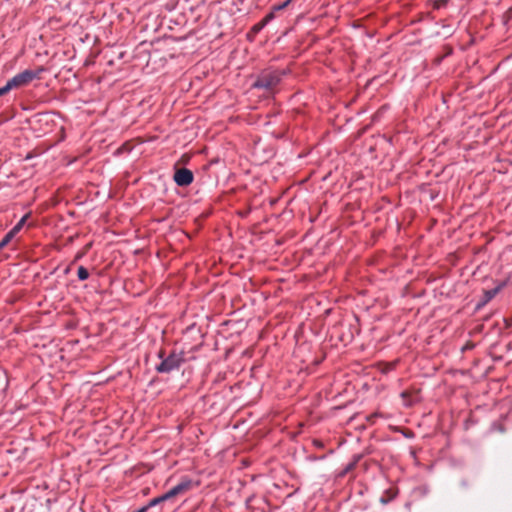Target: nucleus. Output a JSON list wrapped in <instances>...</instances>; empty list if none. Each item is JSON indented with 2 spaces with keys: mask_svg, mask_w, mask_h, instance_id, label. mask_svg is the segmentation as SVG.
<instances>
[{
  "mask_svg": "<svg viewBox=\"0 0 512 512\" xmlns=\"http://www.w3.org/2000/svg\"><path fill=\"white\" fill-rule=\"evenodd\" d=\"M173 178L178 186L185 187L193 182L194 176L191 170L180 168L175 171Z\"/></svg>",
  "mask_w": 512,
  "mask_h": 512,
  "instance_id": "obj_5",
  "label": "nucleus"
},
{
  "mask_svg": "<svg viewBox=\"0 0 512 512\" xmlns=\"http://www.w3.org/2000/svg\"><path fill=\"white\" fill-rule=\"evenodd\" d=\"M150 507L147 505L141 507L140 509H138L137 511L135 512H147V510L149 509Z\"/></svg>",
  "mask_w": 512,
  "mask_h": 512,
  "instance_id": "obj_16",
  "label": "nucleus"
},
{
  "mask_svg": "<svg viewBox=\"0 0 512 512\" xmlns=\"http://www.w3.org/2000/svg\"><path fill=\"white\" fill-rule=\"evenodd\" d=\"M274 10L271 11L270 13H268L263 19L262 21L267 25L272 19H274L275 17V14H274Z\"/></svg>",
  "mask_w": 512,
  "mask_h": 512,
  "instance_id": "obj_13",
  "label": "nucleus"
},
{
  "mask_svg": "<svg viewBox=\"0 0 512 512\" xmlns=\"http://www.w3.org/2000/svg\"><path fill=\"white\" fill-rule=\"evenodd\" d=\"M385 494L387 495V498L386 497H381L380 499V502L382 504H387L390 500L394 499L396 497V492L392 489H388L385 491Z\"/></svg>",
  "mask_w": 512,
  "mask_h": 512,
  "instance_id": "obj_8",
  "label": "nucleus"
},
{
  "mask_svg": "<svg viewBox=\"0 0 512 512\" xmlns=\"http://www.w3.org/2000/svg\"><path fill=\"white\" fill-rule=\"evenodd\" d=\"M393 368H394V363L388 364L387 369H393Z\"/></svg>",
  "mask_w": 512,
  "mask_h": 512,
  "instance_id": "obj_18",
  "label": "nucleus"
},
{
  "mask_svg": "<svg viewBox=\"0 0 512 512\" xmlns=\"http://www.w3.org/2000/svg\"><path fill=\"white\" fill-rule=\"evenodd\" d=\"M281 75L282 73L279 71H263L254 82L253 87L271 90L279 84Z\"/></svg>",
  "mask_w": 512,
  "mask_h": 512,
  "instance_id": "obj_1",
  "label": "nucleus"
},
{
  "mask_svg": "<svg viewBox=\"0 0 512 512\" xmlns=\"http://www.w3.org/2000/svg\"><path fill=\"white\" fill-rule=\"evenodd\" d=\"M266 26V24L261 20L260 22H258L257 24H255L253 27H252V32L253 33H258L260 32L264 27Z\"/></svg>",
  "mask_w": 512,
  "mask_h": 512,
  "instance_id": "obj_12",
  "label": "nucleus"
},
{
  "mask_svg": "<svg viewBox=\"0 0 512 512\" xmlns=\"http://www.w3.org/2000/svg\"><path fill=\"white\" fill-rule=\"evenodd\" d=\"M189 488H190V482L179 483L178 485L174 486L173 488H171L169 491H167L163 495L151 499L148 503V506L151 508L160 503L168 501V500L176 497L177 495L186 492Z\"/></svg>",
  "mask_w": 512,
  "mask_h": 512,
  "instance_id": "obj_3",
  "label": "nucleus"
},
{
  "mask_svg": "<svg viewBox=\"0 0 512 512\" xmlns=\"http://www.w3.org/2000/svg\"><path fill=\"white\" fill-rule=\"evenodd\" d=\"M408 396H409V392H407V391H404V392L401 393V397L404 398V399L406 397H408Z\"/></svg>",
  "mask_w": 512,
  "mask_h": 512,
  "instance_id": "obj_17",
  "label": "nucleus"
},
{
  "mask_svg": "<svg viewBox=\"0 0 512 512\" xmlns=\"http://www.w3.org/2000/svg\"><path fill=\"white\" fill-rule=\"evenodd\" d=\"M11 89H14V86L9 80L3 87L0 88V97L8 93Z\"/></svg>",
  "mask_w": 512,
  "mask_h": 512,
  "instance_id": "obj_10",
  "label": "nucleus"
},
{
  "mask_svg": "<svg viewBox=\"0 0 512 512\" xmlns=\"http://www.w3.org/2000/svg\"><path fill=\"white\" fill-rule=\"evenodd\" d=\"M183 362V353L172 352L156 367V370L159 373H169L173 370L179 369Z\"/></svg>",
  "mask_w": 512,
  "mask_h": 512,
  "instance_id": "obj_2",
  "label": "nucleus"
},
{
  "mask_svg": "<svg viewBox=\"0 0 512 512\" xmlns=\"http://www.w3.org/2000/svg\"><path fill=\"white\" fill-rule=\"evenodd\" d=\"M29 215H24L20 221L9 231V234H11L13 237L20 231L22 226L25 224L26 220L28 219Z\"/></svg>",
  "mask_w": 512,
  "mask_h": 512,
  "instance_id": "obj_7",
  "label": "nucleus"
},
{
  "mask_svg": "<svg viewBox=\"0 0 512 512\" xmlns=\"http://www.w3.org/2000/svg\"><path fill=\"white\" fill-rule=\"evenodd\" d=\"M43 68H39L37 71L25 70L15 75L10 81L14 88H19L29 84L32 80L39 78Z\"/></svg>",
  "mask_w": 512,
  "mask_h": 512,
  "instance_id": "obj_4",
  "label": "nucleus"
},
{
  "mask_svg": "<svg viewBox=\"0 0 512 512\" xmlns=\"http://www.w3.org/2000/svg\"><path fill=\"white\" fill-rule=\"evenodd\" d=\"M291 0H287L285 1L284 3L280 4V5H277L273 8L274 11H278V10H282L284 9L285 7H287V5L290 3Z\"/></svg>",
  "mask_w": 512,
  "mask_h": 512,
  "instance_id": "obj_14",
  "label": "nucleus"
},
{
  "mask_svg": "<svg viewBox=\"0 0 512 512\" xmlns=\"http://www.w3.org/2000/svg\"><path fill=\"white\" fill-rule=\"evenodd\" d=\"M13 236L9 234V232L4 236V238L0 241V250L4 248L11 240Z\"/></svg>",
  "mask_w": 512,
  "mask_h": 512,
  "instance_id": "obj_11",
  "label": "nucleus"
},
{
  "mask_svg": "<svg viewBox=\"0 0 512 512\" xmlns=\"http://www.w3.org/2000/svg\"><path fill=\"white\" fill-rule=\"evenodd\" d=\"M77 275H78V278L83 281L89 277V272L85 267L80 266V267H78Z\"/></svg>",
  "mask_w": 512,
  "mask_h": 512,
  "instance_id": "obj_9",
  "label": "nucleus"
},
{
  "mask_svg": "<svg viewBox=\"0 0 512 512\" xmlns=\"http://www.w3.org/2000/svg\"><path fill=\"white\" fill-rule=\"evenodd\" d=\"M29 215H24L20 221L9 231V234H11L13 237L20 231L22 226L25 224L26 220L28 219Z\"/></svg>",
  "mask_w": 512,
  "mask_h": 512,
  "instance_id": "obj_6",
  "label": "nucleus"
},
{
  "mask_svg": "<svg viewBox=\"0 0 512 512\" xmlns=\"http://www.w3.org/2000/svg\"><path fill=\"white\" fill-rule=\"evenodd\" d=\"M150 507L147 505L141 507L140 509H138L137 511L135 512H147V510L149 509Z\"/></svg>",
  "mask_w": 512,
  "mask_h": 512,
  "instance_id": "obj_15",
  "label": "nucleus"
}]
</instances>
